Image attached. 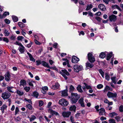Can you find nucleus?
Here are the masks:
<instances>
[{"label": "nucleus", "instance_id": "f8f14e48", "mask_svg": "<svg viewBox=\"0 0 123 123\" xmlns=\"http://www.w3.org/2000/svg\"><path fill=\"white\" fill-rule=\"evenodd\" d=\"M48 112L50 113V114L52 115L55 114L56 115H58L59 114L57 112L53 111L51 109H49L48 110Z\"/></svg>", "mask_w": 123, "mask_h": 123}, {"label": "nucleus", "instance_id": "e2e57ef3", "mask_svg": "<svg viewBox=\"0 0 123 123\" xmlns=\"http://www.w3.org/2000/svg\"><path fill=\"white\" fill-rule=\"evenodd\" d=\"M110 0H103V2L106 4H109V2Z\"/></svg>", "mask_w": 123, "mask_h": 123}, {"label": "nucleus", "instance_id": "79ce46f5", "mask_svg": "<svg viewBox=\"0 0 123 123\" xmlns=\"http://www.w3.org/2000/svg\"><path fill=\"white\" fill-rule=\"evenodd\" d=\"M36 118V117L34 115H32L31 117L30 118V121H32L34 120Z\"/></svg>", "mask_w": 123, "mask_h": 123}, {"label": "nucleus", "instance_id": "a878e982", "mask_svg": "<svg viewBox=\"0 0 123 123\" xmlns=\"http://www.w3.org/2000/svg\"><path fill=\"white\" fill-rule=\"evenodd\" d=\"M12 18L13 21L14 22H17L18 21V18L16 16H12Z\"/></svg>", "mask_w": 123, "mask_h": 123}, {"label": "nucleus", "instance_id": "0eeeda50", "mask_svg": "<svg viewBox=\"0 0 123 123\" xmlns=\"http://www.w3.org/2000/svg\"><path fill=\"white\" fill-rule=\"evenodd\" d=\"M71 113L70 111H64L62 113V115L64 117L68 118L71 115Z\"/></svg>", "mask_w": 123, "mask_h": 123}, {"label": "nucleus", "instance_id": "1a4fd4ad", "mask_svg": "<svg viewBox=\"0 0 123 123\" xmlns=\"http://www.w3.org/2000/svg\"><path fill=\"white\" fill-rule=\"evenodd\" d=\"M99 112V115H105L106 113L105 110L104 108H101L99 109L98 111Z\"/></svg>", "mask_w": 123, "mask_h": 123}, {"label": "nucleus", "instance_id": "58836bf2", "mask_svg": "<svg viewBox=\"0 0 123 123\" xmlns=\"http://www.w3.org/2000/svg\"><path fill=\"white\" fill-rule=\"evenodd\" d=\"M84 85L86 86V88L87 89H92V87L90 85H88L87 84L85 83H83Z\"/></svg>", "mask_w": 123, "mask_h": 123}, {"label": "nucleus", "instance_id": "7c9ffc66", "mask_svg": "<svg viewBox=\"0 0 123 123\" xmlns=\"http://www.w3.org/2000/svg\"><path fill=\"white\" fill-rule=\"evenodd\" d=\"M112 53L111 52L110 53L108 54L107 56V60H109L110 58L112 56Z\"/></svg>", "mask_w": 123, "mask_h": 123}, {"label": "nucleus", "instance_id": "a18cd8bd", "mask_svg": "<svg viewBox=\"0 0 123 123\" xmlns=\"http://www.w3.org/2000/svg\"><path fill=\"white\" fill-rule=\"evenodd\" d=\"M24 89L26 92H28L30 90V88L29 87H25L24 88Z\"/></svg>", "mask_w": 123, "mask_h": 123}, {"label": "nucleus", "instance_id": "f257e3e1", "mask_svg": "<svg viewBox=\"0 0 123 123\" xmlns=\"http://www.w3.org/2000/svg\"><path fill=\"white\" fill-rule=\"evenodd\" d=\"M71 95V102L72 104H75L80 97V95H78L76 93H72Z\"/></svg>", "mask_w": 123, "mask_h": 123}, {"label": "nucleus", "instance_id": "f03ea898", "mask_svg": "<svg viewBox=\"0 0 123 123\" xmlns=\"http://www.w3.org/2000/svg\"><path fill=\"white\" fill-rule=\"evenodd\" d=\"M59 103L63 106H66L68 105V102L65 99L62 98L59 100Z\"/></svg>", "mask_w": 123, "mask_h": 123}, {"label": "nucleus", "instance_id": "dca6fc26", "mask_svg": "<svg viewBox=\"0 0 123 123\" xmlns=\"http://www.w3.org/2000/svg\"><path fill=\"white\" fill-rule=\"evenodd\" d=\"M60 85L58 83H55V85H53L52 87V89H57L59 88Z\"/></svg>", "mask_w": 123, "mask_h": 123}, {"label": "nucleus", "instance_id": "aec40b11", "mask_svg": "<svg viewBox=\"0 0 123 123\" xmlns=\"http://www.w3.org/2000/svg\"><path fill=\"white\" fill-rule=\"evenodd\" d=\"M25 47L23 45L22 46L19 47V51L21 53H23L25 51Z\"/></svg>", "mask_w": 123, "mask_h": 123}, {"label": "nucleus", "instance_id": "f3484780", "mask_svg": "<svg viewBox=\"0 0 123 123\" xmlns=\"http://www.w3.org/2000/svg\"><path fill=\"white\" fill-rule=\"evenodd\" d=\"M20 82V86H24L25 85L26 83L25 80H21Z\"/></svg>", "mask_w": 123, "mask_h": 123}, {"label": "nucleus", "instance_id": "bb28decb", "mask_svg": "<svg viewBox=\"0 0 123 123\" xmlns=\"http://www.w3.org/2000/svg\"><path fill=\"white\" fill-rule=\"evenodd\" d=\"M62 73H61V74H62L63 73L64 74H66L67 75H69V73L66 70H62Z\"/></svg>", "mask_w": 123, "mask_h": 123}, {"label": "nucleus", "instance_id": "603ef678", "mask_svg": "<svg viewBox=\"0 0 123 123\" xmlns=\"http://www.w3.org/2000/svg\"><path fill=\"white\" fill-rule=\"evenodd\" d=\"M63 60L64 61H66L67 62V66H68V67L69 68L70 67V66L69 64L68 60H67L66 59H64Z\"/></svg>", "mask_w": 123, "mask_h": 123}, {"label": "nucleus", "instance_id": "ddd939ff", "mask_svg": "<svg viewBox=\"0 0 123 123\" xmlns=\"http://www.w3.org/2000/svg\"><path fill=\"white\" fill-rule=\"evenodd\" d=\"M84 99L83 98H80L79 101V103L80 104L81 106L84 107H85V105L84 102Z\"/></svg>", "mask_w": 123, "mask_h": 123}, {"label": "nucleus", "instance_id": "338daca9", "mask_svg": "<svg viewBox=\"0 0 123 123\" xmlns=\"http://www.w3.org/2000/svg\"><path fill=\"white\" fill-rule=\"evenodd\" d=\"M34 41L36 44H37L39 45L40 44V43L39 42H38L36 39H35Z\"/></svg>", "mask_w": 123, "mask_h": 123}, {"label": "nucleus", "instance_id": "c85d7f7f", "mask_svg": "<svg viewBox=\"0 0 123 123\" xmlns=\"http://www.w3.org/2000/svg\"><path fill=\"white\" fill-rule=\"evenodd\" d=\"M38 95L39 94L37 92H33L32 96L36 98H37Z\"/></svg>", "mask_w": 123, "mask_h": 123}, {"label": "nucleus", "instance_id": "9d476101", "mask_svg": "<svg viewBox=\"0 0 123 123\" xmlns=\"http://www.w3.org/2000/svg\"><path fill=\"white\" fill-rule=\"evenodd\" d=\"M79 60V58L75 56H73L72 58L71 61L73 63H77Z\"/></svg>", "mask_w": 123, "mask_h": 123}, {"label": "nucleus", "instance_id": "473e14b6", "mask_svg": "<svg viewBox=\"0 0 123 123\" xmlns=\"http://www.w3.org/2000/svg\"><path fill=\"white\" fill-rule=\"evenodd\" d=\"M105 53L104 52H101L99 55L100 57L102 58H103L105 57Z\"/></svg>", "mask_w": 123, "mask_h": 123}, {"label": "nucleus", "instance_id": "4be33fe9", "mask_svg": "<svg viewBox=\"0 0 123 123\" xmlns=\"http://www.w3.org/2000/svg\"><path fill=\"white\" fill-rule=\"evenodd\" d=\"M27 53L30 58V60L33 62H35V59L33 58L31 55L28 52H27Z\"/></svg>", "mask_w": 123, "mask_h": 123}, {"label": "nucleus", "instance_id": "774afa93", "mask_svg": "<svg viewBox=\"0 0 123 123\" xmlns=\"http://www.w3.org/2000/svg\"><path fill=\"white\" fill-rule=\"evenodd\" d=\"M34 81H31V82H29V85L30 86H33V83H34Z\"/></svg>", "mask_w": 123, "mask_h": 123}, {"label": "nucleus", "instance_id": "4468645a", "mask_svg": "<svg viewBox=\"0 0 123 123\" xmlns=\"http://www.w3.org/2000/svg\"><path fill=\"white\" fill-rule=\"evenodd\" d=\"M42 65L45 67H47L48 68H52L50 67L48 65V64L46 62L44 61L42 62Z\"/></svg>", "mask_w": 123, "mask_h": 123}, {"label": "nucleus", "instance_id": "c03bdc74", "mask_svg": "<svg viewBox=\"0 0 123 123\" xmlns=\"http://www.w3.org/2000/svg\"><path fill=\"white\" fill-rule=\"evenodd\" d=\"M99 72L100 73V74L101 75L102 77L103 78H104V73L103 71L101 69H100L99 70Z\"/></svg>", "mask_w": 123, "mask_h": 123}, {"label": "nucleus", "instance_id": "09e8293b", "mask_svg": "<svg viewBox=\"0 0 123 123\" xmlns=\"http://www.w3.org/2000/svg\"><path fill=\"white\" fill-rule=\"evenodd\" d=\"M19 110L18 107H17L15 108V115H16L19 112Z\"/></svg>", "mask_w": 123, "mask_h": 123}, {"label": "nucleus", "instance_id": "b1692460", "mask_svg": "<svg viewBox=\"0 0 123 123\" xmlns=\"http://www.w3.org/2000/svg\"><path fill=\"white\" fill-rule=\"evenodd\" d=\"M16 93L18 95L20 96L24 94V92L22 91L18 90L17 91Z\"/></svg>", "mask_w": 123, "mask_h": 123}, {"label": "nucleus", "instance_id": "5701e85b", "mask_svg": "<svg viewBox=\"0 0 123 123\" xmlns=\"http://www.w3.org/2000/svg\"><path fill=\"white\" fill-rule=\"evenodd\" d=\"M77 89L78 91L82 93L83 91L81 89V86L80 85H79L77 87Z\"/></svg>", "mask_w": 123, "mask_h": 123}, {"label": "nucleus", "instance_id": "20e7f679", "mask_svg": "<svg viewBox=\"0 0 123 123\" xmlns=\"http://www.w3.org/2000/svg\"><path fill=\"white\" fill-rule=\"evenodd\" d=\"M11 95V94L8 92H6L2 94L1 97L4 99H8Z\"/></svg>", "mask_w": 123, "mask_h": 123}, {"label": "nucleus", "instance_id": "2f4dec72", "mask_svg": "<svg viewBox=\"0 0 123 123\" xmlns=\"http://www.w3.org/2000/svg\"><path fill=\"white\" fill-rule=\"evenodd\" d=\"M86 67H89L90 68H92L94 66L92 63H91L89 62H87L86 64Z\"/></svg>", "mask_w": 123, "mask_h": 123}, {"label": "nucleus", "instance_id": "7ed1b4c3", "mask_svg": "<svg viewBox=\"0 0 123 123\" xmlns=\"http://www.w3.org/2000/svg\"><path fill=\"white\" fill-rule=\"evenodd\" d=\"M87 56L88 60L91 62L93 63L95 61V59L92 53H89Z\"/></svg>", "mask_w": 123, "mask_h": 123}, {"label": "nucleus", "instance_id": "49530a36", "mask_svg": "<svg viewBox=\"0 0 123 123\" xmlns=\"http://www.w3.org/2000/svg\"><path fill=\"white\" fill-rule=\"evenodd\" d=\"M24 100L28 102V103H31V104L32 105V102L31 99H28L26 98H24Z\"/></svg>", "mask_w": 123, "mask_h": 123}, {"label": "nucleus", "instance_id": "cd10ccee", "mask_svg": "<svg viewBox=\"0 0 123 123\" xmlns=\"http://www.w3.org/2000/svg\"><path fill=\"white\" fill-rule=\"evenodd\" d=\"M112 8H114V9L117 8L120 11H121V10L119 7L117 5H115L112 6Z\"/></svg>", "mask_w": 123, "mask_h": 123}, {"label": "nucleus", "instance_id": "0e129e2a", "mask_svg": "<svg viewBox=\"0 0 123 123\" xmlns=\"http://www.w3.org/2000/svg\"><path fill=\"white\" fill-rule=\"evenodd\" d=\"M74 117L72 116H71L70 117V119L71 122H73V121H74Z\"/></svg>", "mask_w": 123, "mask_h": 123}, {"label": "nucleus", "instance_id": "412c9836", "mask_svg": "<svg viewBox=\"0 0 123 123\" xmlns=\"http://www.w3.org/2000/svg\"><path fill=\"white\" fill-rule=\"evenodd\" d=\"M68 95L67 93V90H64L62 91V96H67Z\"/></svg>", "mask_w": 123, "mask_h": 123}, {"label": "nucleus", "instance_id": "680f3d73", "mask_svg": "<svg viewBox=\"0 0 123 123\" xmlns=\"http://www.w3.org/2000/svg\"><path fill=\"white\" fill-rule=\"evenodd\" d=\"M14 43L15 44L18 45L20 46H22V45L21 43L18 42L17 41H16Z\"/></svg>", "mask_w": 123, "mask_h": 123}, {"label": "nucleus", "instance_id": "6e6552de", "mask_svg": "<svg viewBox=\"0 0 123 123\" xmlns=\"http://www.w3.org/2000/svg\"><path fill=\"white\" fill-rule=\"evenodd\" d=\"M107 95L109 98H116L117 96V94L116 93H114L110 92H108Z\"/></svg>", "mask_w": 123, "mask_h": 123}, {"label": "nucleus", "instance_id": "5fc2aeb1", "mask_svg": "<svg viewBox=\"0 0 123 123\" xmlns=\"http://www.w3.org/2000/svg\"><path fill=\"white\" fill-rule=\"evenodd\" d=\"M74 89V87L72 85L70 86L69 89L70 91H73Z\"/></svg>", "mask_w": 123, "mask_h": 123}, {"label": "nucleus", "instance_id": "6ab92c4d", "mask_svg": "<svg viewBox=\"0 0 123 123\" xmlns=\"http://www.w3.org/2000/svg\"><path fill=\"white\" fill-rule=\"evenodd\" d=\"M9 15V13L8 12H5L1 16L0 18H3L6 17L7 15Z\"/></svg>", "mask_w": 123, "mask_h": 123}, {"label": "nucleus", "instance_id": "a211bd4d", "mask_svg": "<svg viewBox=\"0 0 123 123\" xmlns=\"http://www.w3.org/2000/svg\"><path fill=\"white\" fill-rule=\"evenodd\" d=\"M76 108V106L75 105H73L70 107L69 110L70 111H74V112H75Z\"/></svg>", "mask_w": 123, "mask_h": 123}, {"label": "nucleus", "instance_id": "e433bc0d", "mask_svg": "<svg viewBox=\"0 0 123 123\" xmlns=\"http://www.w3.org/2000/svg\"><path fill=\"white\" fill-rule=\"evenodd\" d=\"M6 106L5 105H3V106L1 107L0 109L1 110L2 113H4V110L5 109H6Z\"/></svg>", "mask_w": 123, "mask_h": 123}, {"label": "nucleus", "instance_id": "864d4df0", "mask_svg": "<svg viewBox=\"0 0 123 123\" xmlns=\"http://www.w3.org/2000/svg\"><path fill=\"white\" fill-rule=\"evenodd\" d=\"M109 123H116L115 120L113 119L109 120Z\"/></svg>", "mask_w": 123, "mask_h": 123}, {"label": "nucleus", "instance_id": "c9c22d12", "mask_svg": "<svg viewBox=\"0 0 123 123\" xmlns=\"http://www.w3.org/2000/svg\"><path fill=\"white\" fill-rule=\"evenodd\" d=\"M18 26L20 27L23 28L25 26V25L22 22H19L18 23Z\"/></svg>", "mask_w": 123, "mask_h": 123}, {"label": "nucleus", "instance_id": "3c124183", "mask_svg": "<svg viewBox=\"0 0 123 123\" xmlns=\"http://www.w3.org/2000/svg\"><path fill=\"white\" fill-rule=\"evenodd\" d=\"M119 110L120 111L122 112H123V106L121 105L119 108Z\"/></svg>", "mask_w": 123, "mask_h": 123}, {"label": "nucleus", "instance_id": "2eb2a0df", "mask_svg": "<svg viewBox=\"0 0 123 123\" xmlns=\"http://www.w3.org/2000/svg\"><path fill=\"white\" fill-rule=\"evenodd\" d=\"M10 74L8 73L7 72L6 73V74L5 76V80L7 81H9L10 80Z\"/></svg>", "mask_w": 123, "mask_h": 123}, {"label": "nucleus", "instance_id": "423d86ee", "mask_svg": "<svg viewBox=\"0 0 123 123\" xmlns=\"http://www.w3.org/2000/svg\"><path fill=\"white\" fill-rule=\"evenodd\" d=\"M110 21L111 22H115L117 19V16L115 15L112 14L109 17Z\"/></svg>", "mask_w": 123, "mask_h": 123}, {"label": "nucleus", "instance_id": "393cba45", "mask_svg": "<svg viewBox=\"0 0 123 123\" xmlns=\"http://www.w3.org/2000/svg\"><path fill=\"white\" fill-rule=\"evenodd\" d=\"M92 4L87 5L86 6V11H88L92 8Z\"/></svg>", "mask_w": 123, "mask_h": 123}, {"label": "nucleus", "instance_id": "13d9d810", "mask_svg": "<svg viewBox=\"0 0 123 123\" xmlns=\"http://www.w3.org/2000/svg\"><path fill=\"white\" fill-rule=\"evenodd\" d=\"M5 22L7 24H9L10 22V21L9 19H6L4 20Z\"/></svg>", "mask_w": 123, "mask_h": 123}, {"label": "nucleus", "instance_id": "4d7b16f0", "mask_svg": "<svg viewBox=\"0 0 123 123\" xmlns=\"http://www.w3.org/2000/svg\"><path fill=\"white\" fill-rule=\"evenodd\" d=\"M39 106L40 107H41L43 105V101H41V100H40L39 101Z\"/></svg>", "mask_w": 123, "mask_h": 123}, {"label": "nucleus", "instance_id": "8fccbe9b", "mask_svg": "<svg viewBox=\"0 0 123 123\" xmlns=\"http://www.w3.org/2000/svg\"><path fill=\"white\" fill-rule=\"evenodd\" d=\"M97 87L98 89H100L103 87V86L102 84H99L97 85Z\"/></svg>", "mask_w": 123, "mask_h": 123}, {"label": "nucleus", "instance_id": "bf43d9fd", "mask_svg": "<svg viewBox=\"0 0 123 123\" xmlns=\"http://www.w3.org/2000/svg\"><path fill=\"white\" fill-rule=\"evenodd\" d=\"M32 44V42H30V43L28 44L26 46L28 48H30L31 47Z\"/></svg>", "mask_w": 123, "mask_h": 123}, {"label": "nucleus", "instance_id": "6e6d98bb", "mask_svg": "<svg viewBox=\"0 0 123 123\" xmlns=\"http://www.w3.org/2000/svg\"><path fill=\"white\" fill-rule=\"evenodd\" d=\"M95 18L97 21L99 22L100 21L102 20V19L98 16H96Z\"/></svg>", "mask_w": 123, "mask_h": 123}, {"label": "nucleus", "instance_id": "de8ad7c7", "mask_svg": "<svg viewBox=\"0 0 123 123\" xmlns=\"http://www.w3.org/2000/svg\"><path fill=\"white\" fill-rule=\"evenodd\" d=\"M17 39L18 40L20 41H22V39H24V38L22 36H19L17 37Z\"/></svg>", "mask_w": 123, "mask_h": 123}, {"label": "nucleus", "instance_id": "a19ab883", "mask_svg": "<svg viewBox=\"0 0 123 123\" xmlns=\"http://www.w3.org/2000/svg\"><path fill=\"white\" fill-rule=\"evenodd\" d=\"M105 79L108 81H109L110 79V78L108 74L107 73H106L105 74Z\"/></svg>", "mask_w": 123, "mask_h": 123}, {"label": "nucleus", "instance_id": "69168bd1", "mask_svg": "<svg viewBox=\"0 0 123 123\" xmlns=\"http://www.w3.org/2000/svg\"><path fill=\"white\" fill-rule=\"evenodd\" d=\"M95 108L96 109L97 111L98 112L99 111V109H98L99 108V106L98 105H97L96 106H95Z\"/></svg>", "mask_w": 123, "mask_h": 123}, {"label": "nucleus", "instance_id": "4c0bfd02", "mask_svg": "<svg viewBox=\"0 0 123 123\" xmlns=\"http://www.w3.org/2000/svg\"><path fill=\"white\" fill-rule=\"evenodd\" d=\"M117 114L114 112L110 113L109 114V116L111 117H113L114 116H117Z\"/></svg>", "mask_w": 123, "mask_h": 123}, {"label": "nucleus", "instance_id": "f704fd0d", "mask_svg": "<svg viewBox=\"0 0 123 123\" xmlns=\"http://www.w3.org/2000/svg\"><path fill=\"white\" fill-rule=\"evenodd\" d=\"M116 77H111V79L112 82L114 84H116V83L117 80H116Z\"/></svg>", "mask_w": 123, "mask_h": 123}, {"label": "nucleus", "instance_id": "c756f323", "mask_svg": "<svg viewBox=\"0 0 123 123\" xmlns=\"http://www.w3.org/2000/svg\"><path fill=\"white\" fill-rule=\"evenodd\" d=\"M3 40L5 42L7 43L9 42V40L7 38L5 37H3V38L0 37V41Z\"/></svg>", "mask_w": 123, "mask_h": 123}, {"label": "nucleus", "instance_id": "ea45409f", "mask_svg": "<svg viewBox=\"0 0 123 123\" xmlns=\"http://www.w3.org/2000/svg\"><path fill=\"white\" fill-rule=\"evenodd\" d=\"M4 33L5 34V36H8L9 34V32L6 29H5L4 31Z\"/></svg>", "mask_w": 123, "mask_h": 123}, {"label": "nucleus", "instance_id": "37998d69", "mask_svg": "<svg viewBox=\"0 0 123 123\" xmlns=\"http://www.w3.org/2000/svg\"><path fill=\"white\" fill-rule=\"evenodd\" d=\"M26 107L29 110H31L32 109V105L30 104H29L27 105Z\"/></svg>", "mask_w": 123, "mask_h": 123}, {"label": "nucleus", "instance_id": "9b49d317", "mask_svg": "<svg viewBox=\"0 0 123 123\" xmlns=\"http://www.w3.org/2000/svg\"><path fill=\"white\" fill-rule=\"evenodd\" d=\"M98 7L100 10L103 11H105L106 10L105 6L103 4H100L99 5Z\"/></svg>", "mask_w": 123, "mask_h": 123}, {"label": "nucleus", "instance_id": "052dcab7", "mask_svg": "<svg viewBox=\"0 0 123 123\" xmlns=\"http://www.w3.org/2000/svg\"><path fill=\"white\" fill-rule=\"evenodd\" d=\"M36 62H37V64H36L37 65H38L42 64V62H41L40 61H36Z\"/></svg>", "mask_w": 123, "mask_h": 123}, {"label": "nucleus", "instance_id": "39448f33", "mask_svg": "<svg viewBox=\"0 0 123 123\" xmlns=\"http://www.w3.org/2000/svg\"><path fill=\"white\" fill-rule=\"evenodd\" d=\"M74 70L75 72H78L80 71L81 70L82 66L81 65H75L74 67Z\"/></svg>", "mask_w": 123, "mask_h": 123}, {"label": "nucleus", "instance_id": "72a5a7b5", "mask_svg": "<svg viewBox=\"0 0 123 123\" xmlns=\"http://www.w3.org/2000/svg\"><path fill=\"white\" fill-rule=\"evenodd\" d=\"M13 88V87H7V89L9 92L13 93V91H12Z\"/></svg>", "mask_w": 123, "mask_h": 123}]
</instances>
